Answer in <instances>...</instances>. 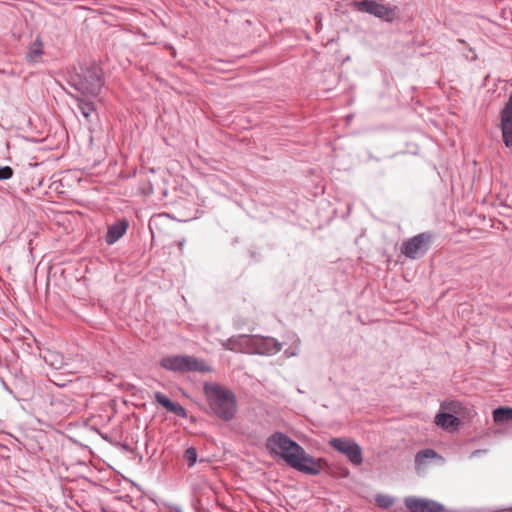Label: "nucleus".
I'll return each instance as SVG.
<instances>
[{"instance_id":"nucleus-1","label":"nucleus","mask_w":512,"mask_h":512,"mask_svg":"<svg viewBox=\"0 0 512 512\" xmlns=\"http://www.w3.org/2000/svg\"><path fill=\"white\" fill-rule=\"evenodd\" d=\"M266 448L271 454L281 456L292 468L310 475L319 474L324 466L323 459H315L283 433L276 432L268 437Z\"/></svg>"},{"instance_id":"nucleus-2","label":"nucleus","mask_w":512,"mask_h":512,"mask_svg":"<svg viewBox=\"0 0 512 512\" xmlns=\"http://www.w3.org/2000/svg\"><path fill=\"white\" fill-rule=\"evenodd\" d=\"M203 391L208 405L215 416L230 421L237 412V401L234 392L218 383H205Z\"/></svg>"},{"instance_id":"nucleus-3","label":"nucleus","mask_w":512,"mask_h":512,"mask_svg":"<svg viewBox=\"0 0 512 512\" xmlns=\"http://www.w3.org/2000/svg\"><path fill=\"white\" fill-rule=\"evenodd\" d=\"M160 365L174 372H201L208 373L212 368L201 359L189 355H173L161 359Z\"/></svg>"},{"instance_id":"nucleus-4","label":"nucleus","mask_w":512,"mask_h":512,"mask_svg":"<svg viewBox=\"0 0 512 512\" xmlns=\"http://www.w3.org/2000/svg\"><path fill=\"white\" fill-rule=\"evenodd\" d=\"M329 445L344 454L353 465H360L363 462L362 450L353 440L347 438H332Z\"/></svg>"},{"instance_id":"nucleus-5","label":"nucleus","mask_w":512,"mask_h":512,"mask_svg":"<svg viewBox=\"0 0 512 512\" xmlns=\"http://www.w3.org/2000/svg\"><path fill=\"white\" fill-rule=\"evenodd\" d=\"M355 7L360 12L369 13L385 21H392L395 8L376 0H362L355 2Z\"/></svg>"},{"instance_id":"nucleus-6","label":"nucleus","mask_w":512,"mask_h":512,"mask_svg":"<svg viewBox=\"0 0 512 512\" xmlns=\"http://www.w3.org/2000/svg\"><path fill=\"white\" fill-rule=\"evenodd\" d=\"M431 236L427 233H420L401 245V252L408 258L415 259L422 256L428 250Z\"/></svg>"},{"instance_id":"nucleus-7","label":"nucleus","mask_w":512,"mask_h":512,"mask_svg":"<svg viewBox=\"0 0 512 512\" xmlns=\"http://www.w3.org/2000/svg\"><path fill=\"white\" fill-rule=\"evenodd\" d=\"M405 505L410 512H445V507L433 500L408 497L405 499Z\"/></svg>"},{"instance_id":"nucleus-8","label":"nucleus","mask_w":512,"mask_h":512,"mask_svg":"<svg viewBox=\"0 0 512 512\" xmlns=\"http://www.w3.org/2000/svg\"><path fill=\"white\" fill-rule=\"evenodd\" d=\"M500 128L504 144L507 147H512V95L501 111Z\"/></svg>"},{"instance_id":"nucleus-9","label":"nucleus","mask_w":512,"mask_h":512,"mask_svg":"<svg viewBox=\"0 0 512 512\" xmlns=\"http://www.w3.org/2000/svg\"><path fill=\"white\" fill-rule=\"evenodd\" d=\"M154 398L158 404L163 406L167 411L174 413L175 415L185 418L187 417L186 409L178 403L171 401L166 395L161 392H156Z\"/></svg>"},{"instance_id":"nucleus-10","label":"nucleus","mask_w":512,"mask_h":512,"mask_svg":"<svg viewBox=\"0 0 512 512\" xmlns=\"http://www.w3.org/2000/svg\"><path fill=\"white\" fill-rule=\"evenodd\" d=\"M435 423L437 426L448 431H455L460 425L459 417L449 413L440 412L435 417Z\"/></svg>"},{"instance_id":"nucleus-11","label":"nucleus","mask_w":512,"mask_h":512,"mask_svg":"<svg viewBox=\"0 0 512 512\" xmlns=\"http://www.w3.org/2000/svg\"><path fill=\"white\" fill-rule=\"evenodd\" d=\"M127 226L125 221L110 226L106 235V242L111 245L118 241L125 234Z\"/></svg>"},{"instance_id":"nucleus-12","label":"nucleus","mask_w":512,"mask_h":512,"mask_svg":"<svg viewBox=\"0 0 512 512\" xmlns=\"http://www.w3.org/2000/svg\"><path fill=\"white\" fill-rule=\"evenodd\" d=\"M80 85V89L83 93L95 95L98 93L102 86V80L98 75L92 74L90 75L89 81L82 82Z\"/></svg>"},{"instance_id":"nucleus-13","label":"nucleus","mask_w":512,"mask_h":512,"mask_svg":"<svg viewBox=\"0 0 512 512\" xmlns=\"http://www.w3.org/2000/svg\"><path fill=\"white\" fill-rule=\"evenodd\" d=\"M43 358L48 365L55 369H62L65 365L63 355L54 350H46L44 352Z\"/></svg>"},{"instance_id":"nucleus-14","label":"nucleus","mask_w":512,"mask_h":512,"mask_svg":"<svg viewBox=\"0 0 512 512\" xmlns=\"http://www.w3.org/2000/svg\"><path fill=\"white\" fill-rule=\"evenodd\" d=\"M442 412H449L457 417H463L466 413L465 407L458 401L444 402L441 404Z\"/></svg>"},{"instance_id":"nucleus-15","label":"nucleus","mask_w":512,"mask_h":512,"mask_svg":"<svg viewBox=\"0 0 512 512\" xmlns=\"http://www.w3.org/2000/svg\"><path fill=\"white\" fill-rule=\"evenodd\" d=\"M439 457L433 449H424L419 451L415 456V465L417 469L426 465L427 461Z\"/></svg>"},{"instance_id":"nucleus-16","label":"nucleus","mask_w":512,"mask_h":512,"mask_svg":"<svg viewBox=\"0 0 512 512\" xmlns=\"http://www.w3.org/2000/svg\"><path fill=\"white\" fill-rule=\"evenodd\" d=\"M493 420L495 423H505L512 421V408L500 407L493 411Z\"/></svg>"},{"instance_id":"nucleus-17","label":"nucleus","mask_w":512,"mask_h":512,"mask_svg":"<svg viewBox=\"0 0 512 512\" xmlns=\"http://www.w3.org/2000/svg\"><path fill=\"white\" fill-rule=\"evenodd\" d=\"M42 54H43V44L39 39H37L35 42H33L30 45L29 51L27 53V58L31 62H36Z\"/></svg>"},{"instance_id":"nucleus-18","label":"nucleus","mask_w":512,"mask_h":512,"mask_svg":"<svg viewBox=\"0 0 512 512\" xmlns=\"http://www.w3.org/2000/svg\"><path fill=\"white\" fill-rule=\"evenodd\" d=\"M375 501L376 504L383 509H387L394 504V498L386 494H378Z\"/></svg>"},{"instance_id":"nucleus-19","label":"nucleus","mask_w":512,"mask_h":512,"mask_svg":"<svg viewBox=\"0 0 512 512\" xmlns=\"http://www.w3.org/2000/svg\"><path fill=\"white\" fill-rule=\"evenodd\" d=\"M265 344L268 346L266 353H276L281 350V344L272 338L266 339Z\"/></svg>"},{"instance_id":"nucleus-20","label":"nucleus","mask_w":512,"mask_h":512,"mask_svg":"<svg viewBox=\"0 0 512 512\" xmlns=\"http://www.w3.org/2000/svg\"><path fill=\"white\" fill-rule=\"evenodd\" d=\"M184 458L189 466L194 465L197 460V451L195 448L190 447L185 451Z\"/></svg>"},{"instance_id":"nucleus-21","label":"nucleus","mask_w":512,"mask_h":512,"mask_svg":"<svg viewBox=\"0 0 512 512\" xmlns=\"http://www.w3.org/2000/svg\"><path fill=\"white\" fill-rule=\"evenodd\" d=\"M13 173V169L10 166L0 167V180L10 179Z\"/></svg>"},{"instance_id":"nucleus-22","label":"nucleus","mask_w":512,"mask_h":512,"mask_svg":"<svg viewBox=\"0 0 512 512\" xmlns=\"http://www.w3.org/2000/svg\"><path fill=\"white\" fill-rule=\"evenodd\" d=\"M238 346H239L238 340L234 339V338H230L229 340H227L226 342L223 343V347L225 349L231 350V351H238L239 350Z\"/></svg>"},{"instance_id":"nucleus-23","label":"nucleus","mask_w":512,"mask_h":512,"mask_svg":"<svg viewBox=\"0 0 512 512\" xmlns=\"http://www.w3.org/2000/svg\"><path fill=\"white\" fill-rule=\"evenodd\" d=\"M81 112L85 118H89L91 113L93 112V107L90 104L80 105Z\"/></svg>"},{"instance_id":"nucleus-24","label":"nucleus","mask_w":512,"mask_h":512,"mask_svg":"<svg viewBox=\"0 0 512 512\" xmlns=\"http://www.w3.org/2000/svg\"><path fill=\"white\" fill-rule=\"evenodd\" d=\"M509 512H512V509H510Z\"/></svg>"}]
</instances>
